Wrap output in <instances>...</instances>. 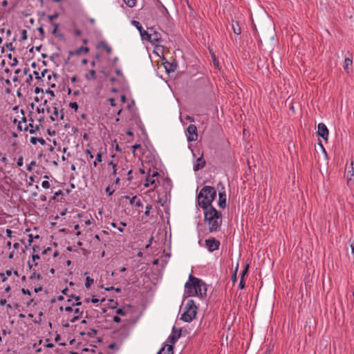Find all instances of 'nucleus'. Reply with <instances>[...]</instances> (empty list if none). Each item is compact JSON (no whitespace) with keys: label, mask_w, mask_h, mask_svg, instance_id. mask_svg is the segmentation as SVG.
Segmentation results:
<instances>
[{"label":"nucleus","mask_w":354,"mask_h":354,"mask_svg":"<svg viewBox=\"0 0 354 354\" xmlns=\"http://www.w3.org/2000/svg\"><path fill=\"white\" fill-rule=\"evenodd\" d=\"M185 292L189 296H198L201 298L206 295L205 284L200 279L192 274L189 276V281L185 285Z\"/></svg>","instance_id":"nucleus-1"},{"label":"nucleus","mask_w":354,"mask_h":354,"mask_svg":"<svg viewBox=\"0 0 354 354\" xmlns=\"http://www.w3.org/2000/svg\"><path fill=\"white\" fill-rule=\"evenodd\" d=\"M204 210V221L207 223L210 232H217L222 224L221 213L213 206Z\"/></svg>","instance_id":"nucleus-2"},{"label":"nucleus","mask_w":354,"mask_h":354,"mask_svg":"<svg viewBox=\"0 0 354 354\" xmlns=\"http://www.w3.org/2000/svg\"><path fill=\"white\" fill-rule=\"evenodd\" d=\"M216 196V191L211 186H204L197 196V203L203 209L212 206V203Z\"/></svg>","instance_id":"nucleus-3"},{"label":"nucleus","mask_w":354,"mask_h":354,"mask_svg":"<svg viewBox=\"0 0 354 354\" xmlns=\"http://www.w3.org/2000/svg\"><path fill=\"white\" fill-rule=\"evenodd\" d=\"M197 307L194 300H188L184 308V312L181 315V319L185 322H192L196 317Z\"/></svg>","instance_id":"nucleus-4"},{"label":"nucleus","mask_w":354,"mask_h":354,"mask_svg":"<svg viewBox=\"0 0 354 354\" xmlns=\"http://www.w3.org/2000/svg\"><path fill=\"white\" fill-rule=\"evenodd\" d=\"M150 32L148 33L146 40L153 44H157L161 41L160 33L154 30L153 28H149Z\"/></svg>","instance_id":"nucleus-5"},{"label":"nucleus","mask_w":354,"mask_h":354,"mask_svg":"<svg viewBox=\"0 0 354 354\" xmlns=\"http://www.w3.org/2000/svg\"><path fill=\"white\" fill-rule=\"evenodd\" d=\"M187 138L188 142L196 141L198 139L197 128L194 124H189L187 128Z\"/></svg>","instance_id":"nucleus-6"},{"label":"nucleus","mask_w":354,"mask_h":354,"mask_svg":"<svg viewBox=\"0 0 354 354\" xmlns=\"http://www.w3.org/2000/svg\"><path fill=\"white\" fill-rule=\"evenodd\" d=\"M205 245L209 252H214L216 250H218L220 241L214 238L206 239Z\"/></svg>","instance_id":"nucleus-7"},{"label":"nucleus","mask_w":354,"mask_h":354,"mask_svg":"<svg viewBox=\"0 0 354 354\" xmlns=\"http://www.w3.org/2000/svg\"><path fill=\"white\" fill-rule=\"evenodd\" d=\"M317 133L324 140H328V130L324 123H319L317 126Z\"/></svg>","instance_id":"nucleus-8"},{"label":"nucleus","mask_w":354,"mask_h":354,"mask_svg":"<svg viewBox=\"0 0 354 354\" xmlns=\"http://www.w3.org/2000/svg\"><path fill=\"white\" fill-rule=\"evenodd\" d=\"M218 185H222V183H219ZM222 192H219L218 193V206L221 208L224 209L226 207V194L224 190V187H222Z\"/></svg>","instance_id":"nucleus-9"},{"label":"nucleus","mask_w":354,"mask_h":354,"mask_svg":"<svg viewBox=\"0 0 354 354\" xmlns=\"http://www.w3.org/2000/svg\"><path fill=\"white\" fill-rule=\"evenodd\" d=\"M180 336H181V330L177 329L175 327H174L172 329V333L169 337V342L171 343L172 344H174L176 342V341L178 339V338H180Z\"/></svg>","instance_id":"nucleus-10"},{"label":"nucleus","mask_w":354,"mask_h":354,"mask_svg":"<svg viewBox=\"0 0 354 354\" xmlns=\"http://www.w3.org/2000/svg\"><path fill=\"white\" fill-rule=\"evenodd\" d=\"M132 24L133 26L136 27V28L140 32L142 39L146 40V37H147L149 32L143 29L142 25L139 21L133 20L132 21Z\"/></svg>","instance_id":"nucleus-11"},{"label":"nucleus","mask_w":354,"mask_h":354,"mask_svg":"<svg viewBox=\"0 0 354 354\" xmlns=\"http://www.w3.org/2000/svg\"><path fill=\"white\" fill-rule=\"evenodd\" d=\"M206 162L203 156L196 159V163L194 165V170L198 171L205 166Z\"/></svg>","instance_id":"nucleus-12"},{"label":"nucleus","mask_w":354,"mask_h":354,"mask_svg":"<svg viewBox=\"0 0 354 354\" xmlns=\"http://www.w3.org/2000/svg\"><path fill=\"white\" fill-rule=\"evenodd\" d=\"M174 347L172 345L165 344L157 354H173Z\"/></svg>","instance_id":"nucleus-13"},{"label":"nucleus","mask_w":354,"mask_h":354,"mask_svg":"<svg viewBox=\"0 0 354 354\" xmlns=\"http://www.w3.org/2000/svg\"><path fill=\"white\" fill-rule=\"evenodd\" d=\"M29 130L30 133L35 134L39 130V125L33 126L32 123H29L28 125H25L24 128V131Z\"/></svg>","instance_id":"nucleus-14"},{"label":"nucleus","mask_w":354,"mask_h":354,"mask_svg":"<svg viewBox=\"0 0 354 354\" xmlns=\"http://www.w3.org/2000/svg\"><path fill=\"white\" fill-rule=\"evenodd\" d=\"M89 51V48L88 47H83V46H81L80 48H78L77 49H76L74 51H70L69 52V54L71 55H80L82 52H84L85 53H87Z\"/></svg>","instance_id":"nucleus-15"},{"label":"nucleus","mask_w":354,"mask_h":354,"mask_svg":"<svg viewBox=\"0 0 354 354\" xmlns=\"http://www.w3.org/2000/svg\"><path fill=\"white\" fill-rule=\"evenodd\" d=\"M353 64V60L350 58H345L344 63V70L348 73H349V68Z\"/></svg>","instance_id":"nucleus-16"},{"label":"nucleus","mask_w":354,"mask_h":354,"mask_svg":"<svg viewBox=\"0 0 354 354\" xmlns=\"http://www.w3.org/2000/svg\"><path fill=\"white\" fill-rule=\"evenodd\" d=\"M85 78L88 81L91 80H95L97 78L95 71L90 70L88 73L85 75Z\"/></svg>","instance_id":"nucleus-17"},{"label":"nucleus","mask_w":354,"mask_h":354,"mask_svg":"<svg viewBox=\"0 0 354 354\" xmlns=\"http://www.w3.org/2000/svg\"><path fill=\"white\" fill-rule=\"evenodd\" d=\"M30 140L32 145H36L37 142H39L41 145H44L46 144V141L42 138L31 137Z\"/></svg>","instance_id":"nucleus-18"},{"label":"nucleus","mask_w":354,"mask_h":354,"mask_svg":"<svg viewBox=\"0 0 354 354\" xmlns=\"http://www.w3.org/2000/svg\"><path fill=\"white\" fill-rule=\"evenodd\" d=\"M176 65H174L173 64H171L168 62L165 63V68L167 73L174 72L176 69Z\"/></svg>","instance_id":"nucleus-19"},{"label":"nucleus","mask_w":354,"mask_h":354,"mask_svg":"<svg viewBox=\"0 0 354 354\" xmlns=\"http://www.w3.org/2000/svg\"><path fill=\"white\" fill-rule=\"evenodd\" d=\"M100 46L108 53L111 54L112 52L111 47L109 46L105 41H101L100 44Z\"/></svg>","instance_id":"nucleus-20"},{"label":"nucleus","mask_w":354,"mask_h":354,"mask_svg":"<svg viewBox=\"0 0 354 354\" xmlns=\"http://www.w3.org/2000/svg\"><path fill=\"white\" fill-rule=\"evenodd\" d=\"M353 161L351 162V170H348V173H351L350 177L348 178V183H349L351 181H354V165Z\"/></svg>","instance_id":"nucleus-21"},{"label":"nucleus","mask_w":354,"mask_h":354,"mask_svg":"<svg viewBox=\"0 0 354 354\" xmlns=\"http://www.w3.org/2000/svg\"><path fill=\"white\" fill-rule=\"evenodd\" d=\"M52 25L54 26V29L52 31V33L59 38H62L63 35L62 34H57V29L59 28V24L57 23H52Z\"/></svg>","instance_id":"nucleus-22"},{"label":"nucleus","mask_w":354,"mask_h":354,"mask_svg":"<svg viewBox=\"0 0 354 354\" xmlns=\"http://www.w3.org/2000/svg\"><path fill=\"white\" fill-rule=\"evenodd\" d=\"M125 4L129 8H133L136 5L137 0H123Z\"/></svg>","instance_id":"nucleus-23"},{"label":"nucleus","mask_w":354,"mask_h":354,"mask_svg":"<svg viewBox=\"0 0 354 354\" xmlns=\"http://www.w3.org/2000/svg\"><path fill=\"white\" fill-rule=\"evenodd\" d=\"M93 283V279H91L90 277H87L86 278V283H85V286L86 288H90V287L91 286V285Z\"/></svg>","instance_id":"nucleus-24"},{"label":"nucleus","mask_w":354,"mask_h":354,"mask_svg":"<svg viewBox=\"0 0 354 354\" xmlns=\"http://www.w3.org/2000/svg\"><path fill=\"white\" fill-rule=\"evenodd\" d=\"M232 29H233L234 33L237 35H240L241 32V28L239 27L238 24H236V26L232 24Z\"/></svg>","instance_id":"nucleus-25"},{"label":"nucleus","mask_w":354,"mask_h":354,"mask_svg":"<svg viewBox=\"0 0 354 354\" xmlns=\"http://www.w3.org/2000/svg\"><path fill=\"white\" fill-rule=\"evenodd\" d=\"M155 184V180L153 178H149V176L146 179V183L145 184V187H149L150 185H152Z\"/></svg>","instance_id":"nucleus-26"},{"label":"nucleus","mask_w":354,"mask_h":354,"mask_svg":"<svg viewBox=\"0 0 354 354\" xmlns=\"http://www.w3.org/2000/svg\"><path fill=\"white\" fill-rule=\"evenodd\" d=\"M102 162V153H98L97 154L96 159H95V160L93 162V165L95 167H96L97 165V162Z\"/></svg>","instance_id":"nucleus-27"},{"label":"nucleus","mask_w":354,"mask_h":354,"mask_svg":"<svg viewBox=\"0 0 354 354\" xmlns=\"http://www.w3.org/2000/svg\"><path fill=\"white\" fill-rule=\"evenodd\" d=\"M124 197L126 199H129V202H130V204H131V205H133V204L136 203V200L137 199V196H133V197H131V198H130V197H129V196H124Z\"/></svg>","instance_id":"nucleus-28"},{"label":"nucleus","mask_w":354,"mask_h":354,"mask_svg":"<svg viewBox=\"0 0 354 354\" xmlns=\"http://www.w3.org/2000/svg\"><path fill=\"white\" fill-rule=\"evenodd\" d=\"M37 279L38 280L41 279V276L40 275V274H37L36 273V272H33L32 274H31L30 279Z\"/></svg>","instance_id":"nucleus-29"},{"label":"nucleus","mask_w":354,"mask_h":354,"mask_svg":"<svg viewBox=\"0 0 354 354\" xmlns=\"http://www.w3.org/2000/svg\"><path fill=\"white\" fill-rule=\"evenodd\" d=\"M59 17V14L57 12H55V14L52 15H48V19L49 21L53 23V21L55 19H57Z\"/></svg>","instance_id":"nucleus-30"},{"label":"nucleus","mask_w":354,"mask_h":354,"mask_svg":"<svg viewBox=\"0 0 354 354\" xmlns=\"http://www.w3.org/2000/svg\"><path fill=\"white\" fill-rule=\"evenodd\" d=\"M70 297H73V298H75V300L77 301V303L72 304L73 306H74V305H75V306H80L82 304V303L80 301H78L80 299V297L79 296H75V295H72Z\"/></svg>","instance_id":"nucleus-31"},{"label":"nucleus","mask_w":354,"mask_h":354,"mask_svg":"<svg viewBox=\"0 0 354 354\" xmlns=\"http://www.w3.org/2000/svg\"><path fill=\"white\" fill-rule=\"evenodd\" d=\"M21 40H26L27 39V31L26 30H22L21 31Z\"/></svg>","instance_id":"nucleus-32"},{"label":"nucleus","mask_w":354,"mask_h":354,"mask_svg":"<svg viewBox=\"0 0 354 354\" xmlns=\"http://www.w3.org/2000/svg\"><path fill=\"white\" fill-rule=\"evenodd\" d=\"M41 186L44 189H48L50 187V184L48 180H44L42 182Z\"/></svg>","instance_id":"nucleus-33"},{"label":"nucleus","mask_w":354,"mask_h":354,"mask_svg":"<svg viewBox=\"0 0 354 354\" xmlns=\"http://www.w3.org/2000/svg\"><path fill=\"white\" fill-rule=\"evenodd\" d=\"M69 106L73 109H75V111L77 110L78 109V104L76 102H71L69 104Z\"/></svg>","instance_id":"nucleus-34"},{"label":"nucleus","mask_w":354,"mask_h":354,"mask_svg":"<svg viewBox=\"0 0 354 354\" xmlns=\"http://www.w3.org/2000/svg\"><path fill=\"white\" fill-rule=\"evenodd\" d=\"M116 313L118 315H122V316H124V315H126V312H125V310L123 308H118L116 310Z\"/></svg>","instance_id":"nucleus-35"},{"label":"nucleus","mask_w":354,"mask_h":354,"mask_svg":"<svg viewBox=\"0 0 354 354\" xmlns=\"http://www.w3.org/2000/svg\"><path fill=\"white\" fill-rule=\"evenodd\" d=\"M12 274L11 270H6V277H3L2 279V281H6L8 279V277H10Z\"/></svg>","instance_id":"nucleus-36"},{"label":"nucleus","mask_w":354,"mask_h":354,"mask_svg":"<svg viewBox=\"0 0 354 354\" xmlns=\"http://www.w3.org/2000/svg\"><path fill=\"white\" fill-rule=\"evenodd\" d=\"M97 330H95V329H94V328H92V329H91V330L88 333V335L89 337H93V336H94V335L97 334Z\"/></svg>","instance_id":"nucleus-37"},{"label":"nucleus","mask_w":354,"mask_h":354,"mask_svg":"<svg viewBox=\"0 0 354 354\" xmlns=\"http://www.w3.org/2000/svg\"><path fill=\"white\" fill-rule=\"evenodd\" d=\"M23 160H24V158L22 156L19 157L17 162V164L19 167H21L23 165V163H24Z\"/></svg>","instance_id":"nucleus-38"},{"label":"nucleus","mask_w":354,"mask_h":354,"mask_svg":"<svg viewBox=\"0 0 354 354\" xmlns=\"http://www.w3.org/2000/svg\"><path fill=\"white\" fill-rule=\"evenodd\" d=\"M37 30L40 33L41 38H44V28L42 27H39L37 28Z\"/></svg>","instance_id":"nucleus-39"},{"label":"nucleus","mask_w":354,"mask_h":354,"mask_svg":"<svg viewBox=\"0 0 354 354\" xmlns=\"http://www.w3.org/2000/svg\"><path fill=\"white\" fill-rule=\"evenodd\" d=\"M151 208H152V206L151 205H147L146 210L145 212V214L146 216H149V211H150V209H151Z\"/></svg>","instance_id":"nucleus-40"},{"label":"nucleus","mask_w":354,"mask_h":354,"mask_svg":"<svg viewBox=\"0 0 354 354\" xmlns=\"http://www.w3.org/2000/svg\"><path fill=\"white\" fill-rule=\"evenodd\" d=\"M245 286V283H244V281H243V276H241V280H240V282H239V287L240 289H243Z\"/></svg>","instance_id":"nucleus-41"},{"label":"nucleus","mask_w":354,"mask_h":354,"mask_svg":"<svg viewBox=\"0 0 354 354\" xmlns=\"http://www.w3.org/2000/svg\"><path fill=\"white\" fill-rule=\"evenodd\" d=\"M35 165H36V162L34 160L31 161L30 163L28 165L27 169L30 171L32 169V167L35 166Z\"/></svg>","instance_id":"nucleus-42"},{"label":"nucleus","mask_w":354,"mask_h":354,"mask_svg":"<svg viewBox=\"0 0 354 354\" xmlns=\"http://www.w3.org/2000/svg\"><path fill=\"white\" fill-rule=\"evenodd\" d=\"M61 194H62V190H59V191L56 192L54 194V196H53V197L52 198V200H55V199H56V198H57V196H59V195H61Z\"/></svg>","instance_id":"nucleus-43"},{"label":"nucleus","mask_w":354,"mask_h":354,"mask_svg":"<svg viewBox=\"0 0 354 354\" xmlns=\"http://www.w3.org/2000/svg\"><path fill=\"white\" fill-rule=\"evenodd\" d=\"M32 261L35 262V261H36V260H38V259H40V257H39V254H33L32 255Z\"/></svg>","instance_id":"nucleus-44"},{"label":"nucleus","mask_w":354,"mask_h":354,"mask_svg":"<svg viewBox=\"0 0 354 354\" xmlns=\"http://www.w3.org/2000/svg\"><path fill=\"white\" fill-rule=\"evenodd\" d=\"M131 173H132V170H131H131H129V171L127 172L128 178H127V180L128 181H131V180H132V179H133V177L131 176Z\"/></svg>","instance_id":"nucleus-45"},{"label":"nucleus","mask_w":354,"mask_h":354,"mask_svg":"<svg viewBox=\"0 0 354 354\" xmlns=\"http://www.w3.org/2000/svg\"><path fill=\"white\" fill-rule=\"evenodd\" d=\"M6 47L8 48H9L10 50H15V47L13 46L12 44V43H7L6 44Z\"/></svg>","instance_id":"nucleus-46"},{"label":"nucleus","mask_w":354,"mask_h":354,"mask_svg":"<svg viewBox=\"0 0 354 354\" xmlns=\"http://www.w3.org/2000/svg\"><path fill=\"white\" fill-rule=\"evenodd\" d=\"M21 292L24 295H31V292H30V291L28 289L22 288Z\"/></svg>","instance_id":"nucleus-47"},{"label":"nucleus","mask_w":354,"mask_h":354,"mask_svg":"<svg viewBox=\"0 0 354 354\" xmlns=\"http://www.w3.org/2000/svg\"><path fill=\"white\" fill-rule=\"evenodd\" d=\"M46 93L47 94H49L50 96L52 97H55V93L53 91L50 90V89H48L46 91Z\"/></svg>","instance_id":"nucleus-48"},{"label":"nucleus","mask_w":354,"mask_h":354,"mask_svg":"<svg viewBox=\"0 0 354 354\" xmlns=\"http://www.w3.org/2000/svg\"><path fill=\"white\" fill-rule=\"evenodd\" d=\"M80 315H77V316L73 317L71 319V322H72V323L75 322L76 321H77V320H79V319H80Z\"/></svg>","instance_id":"nucleus-49"},{"label":"nucleus","mask_w":354,"mask_h":354,"mask_svg":"<svg viewBox=\"0 0 354 354\" xmlns=\"http://www.w3.org/2000/svg\"><path fill=\"white\" fill-rule=\"evenodd\" d=\"M33 239H34V237H33L32 234H30L28 235V243H29V245H31V243L33 241Z\"/></svg>","instance_id":"nucleus-50"},{"label":"nucleus","mask_w":354,"mask_h":354,"mask_svg":"<svg viewBox=\"0 0 354 354\" xmlns=\"http://www.w3.org/2000/svg\"><path fill=\"white\" fill-rule=\"evenodd\" d=\"M109 101L110 102V104L112 106H115L116 104H115V101L113 98H109Z\"/></svg>","instance_id":"nucleus-51"},{"label":"nucleus","mask_w":354,"mask_h":354,"mask_svg":"<svg viewBox=\"0 0 354 354\" xmlns=\"http://www.w3.org/2000/svg\"><path fill=\"white\" fill-rule=\"evenodd\" d=\"M113 320L115 322L119 323V322H120L121 319L118 316H114L113 318Z\"/></svg>","instance_id":"nucleus-52"},{"label":"nucleus","mask_w":354,"mask_h":354,"mask_svg":"<svg viewBox=\"0 0 354 354\" xmlns=\"http://www.w3.org/2000/svg\"><path fill=\"white\" fill-rule=\"evenodd\" d=\"M43 92V89L39 88V87H36L35 88V93H42Z\"/></svg>","instance_id":"nucleus-53"},{"label":"nucleus","mask_w":354,"mask_h":354,"mask_svg":"<svg viewBox=\"0 0 354 354\" xmlns=\"http://www.w3.org/2000/svg\"><path fill=\"white\" fill-rule=\"evenodd\" d=\"M86 153L89 156L91 159L93 158V155L89 149H86Z\"/></svg>","instance_id":"nucleus-54"},{"label":"nucleus","mask_w":354,"mask_h":354,"mask_svg":"<svg viewBox=\"0 0 354 354\" xmlns=\"http://www.w3.org/2000/svg\"><path fill=\"white\" fill-rule=\"evenodd\" d=\"M106 192L109 194V196L112 195L113 193V191L110 190V187H107L106 188Z\"/></svg>","instance_id":"nucleus-55"},{"label":"nucleus","mask_w":354,"mask_h":354,"mask_svg":"<svg viewBox=\"0 0 354 354\" xmlns=\"http://www.w3.org/2000/svg\"><path fill=\"white\" fill-rule=\"evenodd\" d=\"M12 231L10 229L6 230V234L8 237H11Z\"/></svg>","instance_id":"nucleus-56"},{"label":"nucleus","mask_w":354,"mask_h":354,"mask_svg":"<svg viewBox=\"0 0 354 354\" xmlns=\"http://www.w3.org/2000/svg\"><path fill=\"white\" fill-rule=\"evenodd\" d=\"M17 64H18V60L15 57V58L13 59V62H12V63L10 65H11V66H16Z\"/></svg>","instance_id":"nucleus-57"},{"label":"nucleus","mask_w":354,"mask_h":354,"mask_svg":"<svg viewBox=\"0 0 354 354\" xmlns=\"http://www.w3.org/2000/svg\"><path fill=\"white\" fill-rule=\"evenodd\" d=\"M153 239V236H151V237L149 239V243H148V244H147V245H146V248H149V247H150V245H151V243H152Z\"/></svg>","instance_id":"nucleus-58"},{"label":"nucleus","mask_w":354,"mask_h":354,"mask_svg":"<svg viewBox=\"0 0 354 354\" xmlns=\"http://www.w3.org/2000/svg\"><path fill=\"white\" fill-rule=\"evenodd\" d=\"M136 206L138 207L142 206V203L140 200H138L136 202Z\"/></svg>","instance_id":"nucleus-59"},{"label":"nucleus","mask_w":354,"mask_h":354,"mask_svg":"<svg viewBox=\"0 0 354 354\" xmlns=\"http://www.w3.org/2000/svg\"><path fill=\"white\" fill-rule=\"evenodd\" d=\"M59 112L56 106H54L53 116H57Z\"/></svg>","instance_id":"nucleus-60"},{"label":"nucleus","mask_w":354,"mask_h":354,"mask_svg":"<svg viewBox=\"0 0 354 354\" xmlns=\"http://www.w3.org/2000/svg\"><path fill=\"white\" fill-rule=\"evenodd\" d=\"M248 266H247L245 267V268L242 271L241 276H243V277L248 272Z\"/></svg>","instance_id":"nucleus-61"},{"label":"nucleus","mask_w":354,"mask_h":354,"mask_svg":"<svg viewBox=\"0 0 354 354\" xmlns=\"http://www.w3.org/2000/svg\"><path fill=\"white\" fill-rule=\"evenodd\" d=\"M65 310L68 313H71L73 311L72 306H67L65 308Z\"/></svg>","instance_id":"nucleus-62"},{"label":"nucleus","mask_w":354,"mask_h":354,"mask_svg":"<svg viewBox=\"0 0 354 354\" xmlns=\"http://www.w3.org/2000/svg\"><path fill=\"white\" fill-rule=\"evenodd\" d=\"M75 34L77 35V36H80L82 35V31L80 30V29H76L75 30Z\"/></svg>","instance_id":"nucleus-63"},{"label":"nucleus","mask_w":354,"mask_h":354,"mask_svg":"<svg viewBox=\"0 0 354 354\" xmlns=\"http://www.w3.org/2000/svg\"><path fill=\"white\" fill-rule=\"evenodd\" d=\"M351 252L354 254V241L351 244Z\"/></svg>","instance_id":"nucleus-64"}]
</instances>
